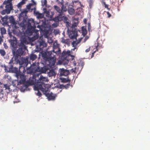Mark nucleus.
Returning <instances> with one entry per match:
<instances>
[{"label": "nucleus", "instance_id": "obj_1", "mask_svg": "<svg viewBox=\"0 0 150 150\" xmlns=\"http://www.w3.org/2000/svg\"><path fill=\"white\" fill-rule=\"evenodd\" d=\"M8 19L11 25L9 26L8 29L9 38L8 41L10 43V45L12 46L13 54L16 57L18 55L17 53L18 54L19 42H18L16 38L12 35V33L17 36H19V32L17 31L19 30V21H16L13 16H11L8 18V16H5L2 19L3 23L6 25H8Z\"/></svg>", "mask_w": 150, "mask_h": 150}, {"label": "nucleus", "instance_id": "obj_2", "mask_svg": "<svg viewBox=\"0 0 150 150\" xmlns=\"http://www.w3.org/2000/svg\"><path fill=\"white\" fill-rule=\"evenodd\" d=\"M54 49L50 51L43 52L41 53L42 57L45 61L46 66L42 68V72L44 73L47 72L49 77L54 76L56 73L54 69H50L54 66L56 62L55 56L60 53V50L58 46L54 44Z\"/></svg>", "mask_w": 150, "mask_h": 150}, {"label": "nucleus", "instance_id": "obj_3", "mask_svg": "<svg viewBox=\"0 0 150 150\" xmlns=\"http://www.w3.org/2000/svg\"><path fill=\"white\" fill-rule=\"evenodd\" d=\"M31 78H34L35 79V83L34 84L36 86L38 89L42 91L47 88L45 86L44 82L47 81V79L41 75L39 73H37L36 76L35 77L34 75Z\"/></svg>", "mask_w": 150, "mask_h": 150}, {"label": "nucleus", "instance_id": "obj_4", "mask_svg": "<svg viewBox=\"0 0 150 150\" xmlns=\"http://www.w3.org/2000/svg\"><path fill=\"white\" fill-rule=\"evenodd\" d=\"M26 78L20 79L19 80V85L22 84L20 86L19 89L21 91L24 92L25 91L29 90L28 88L29 86L33 85L35 83V79L34 78L30 77L28 80L26 81Z\"/></svg>", "mask_w": 150, "mask_h": 150}, {"label": "nucleus", "instance_id": "obj_5", "mask_svg": "<svg viewBox=\"0 0 150 150\" xmlns=\"http://www.w3.org/2000/svg\"><path fill=\"white\" fill-rule=\"evenodd\" d=\"M28 61L27 59L22 58L19 59V77L20 79L26 78L24 75L26 71L25 67L28 64Z\"/></svg>", "mask_w": 150, "mask_h": 150}, {"label": "nucleus", "instance_id": "obj_6", "mask_svg": "<svg viewBox=\"0 0 150 150\" xmlns=\"http://www.w3.org/2000/svg\"><path fill=\"white\" fill-rule=\"evenodd\" d=\"M11 47L12 50L13 57L11 59L8 63L9 64H10V67H9L6 66H4L5 71L6 72H11V71H12V67H13V65L12 64H18L19 63V54H18V53H17L18 55H16V56L14 55L13 52V47L11 45ZM18 51H19V50ZM18 52H19V51H18ZM18 53H19V52Z\"/></svg>", "mask_w": 150, "mask_h": 150}, {"label": "nucleus", "instance_id": "obj_7", "mask_svg": "<svg viewBox=\"0 0 150 150\" xmlns=\"http://www.w3.org/2000/svg\"><path fill=\"white\" fill-rule=\"evenodd\" d=\"M39 64V63H38L37 65H36V63L35 62L32 65L31 64L30 67L27 68V73L32 74V76L34 75L35 77L37 75H36L35 73L39 72L40 71Z\"/></svg>", "mask_w": 150, "mask_h": 150}, {"label": "nucleus", "instance_id": "obj_8", "mask_svg": "<svg viewBox=\"0 0 150 150\" xmlns=\"http://www.w3.org/2000/svg\"><path fill=\"white\" fill-rule=\"evenodd\" d=\"M35 28L34 25V21H28L27 32L28 33L29 35H32L33 33L35 32Z\"/></svg>", "mask_w": 150, "mask_h": 150}, {"label": "nucleus", "instance_id": "obj_9", "mask_svg": "<svg viewBox=\"0 0 150 150\" xmlns=\"http://www.w3.org/2000/svg\"><path fill=\"white\" fill-rule=\"evenodd\" d=\"M53 7L59 16H61L63 15H65L64 13L67 11L66 6H61V8L56 5L54 6Z\"/></svg>", "mask_w": 150, "mask_h": 150}, {"label": "nucleus", "instance_id": "obj_10", "mask_svg": "<svg viewBox=\"0 0 150 150\" xmlns=\"http://www.w3.org/2000/svg\"><path fill=\"white\" fill-rule=\"evenodd\" d=\"M49 89L48 88H45L44 89L41 91L45 96L50 100H54L56 96V95H53L52 93H49Z\"/></svg>", "mask_w": 150, "mask_h": 150}, {"label": "nucleus", "instance_id": "obj_11", "mask_svg": "<svg viewBox=\"0 0 150 150\" xmlns=\"http://www.w3.org/2000/svg\"><path fill=\"white\" fill-rule=\"evenodd\" d=\"M6 9L3 10L1 12V14L2 15H4L6 13L8 14L13 9V6H9L6 5L5 6Z\"/></svg>", "mask_w": 150, "mask_h": 150}, {"label": "nucleus", "instance_id": "obj_12", "mask_svg": "<svg viewBox=\"0 0 150 150\" xmlns=\"http://www.w3.org/2000/svg\"><path fill=\"white\" fill-rule=\"evenodd\" d=\"M59 73L60 76H67L69 74V72L68 70L64 69H59Z\"/></svg>", "mask_w": 150, "mask_h": 150}, {"label": "nucleus", "instance_id": "obj_13", "mask_svg": "<svg viewBox=\"0 0 150 150\" xmlns=\"http://www.w3.org/2000/svg\"><path fill=\"white\" fill-rule=\"evenodd\" d=\"M29 37L27 36H23L20 39L21 44L24 45V44H27L28 43L27 40L29 39Z\"/></svg>", "mask_w": 150, "mask_h": 150}, {"label": "nucleus", "instance_id": "obj_14", "mask_svg": "<svg viewBox=\"0 0 150 150\" xmlns=\"http://www.w3.org/2000/svg\"><path fill=\"white\" fill-rule=\"evenodd\" d=\"M11 72L14 73L16 74V76L17 78L18 79L19 78V71L18 70V68H13L12 67V71Z\"/></svg>", "mask_w": 150, "mask_h": 150}, {"label": "nucleus", "instance_id": "obj_15", "mask_svg": "<svg viewBox=\"0 0 150 150\" xmlns=\"http://www.w3.org/2000/svg\"><path fill=\"white\" fill-rule=\"evenodd\" d=\"M110 3L111 5L115 6H117L119 4V2L118 0H110Z\"/></svg>", "mask_w": 150, "mask_h": 150}, {"label": "nucleus", "instance_id": "obj_16", "mask_svg": "<svg viewBox=\"0 0 150 150\" xmlns=\"http://www.w3.org/2000/svg\"><path fill=\"white\" fill-rule=\"evenodd\" d=\"M28 11V9H27L26 8L24 9L23 11H21V12L19 14V18L21 17L24 16H24H26Z\"/></svg>", "mask_w": 150, "mask_h": 150}, {"label": "nucleus", "instance_id": "obj_17", "mask_svg": "<svg viewBox=\"0 0 150 150\" xmlns=\"http://www.w3.org/2000/svg\"><path fill=\"white\" fill-rule=\"evenodd\" d=\"M12 0H7L4 1L3 5H5L9 6H12L11 1Z\"/></svg>", "mask_w": 150, "mask_h": 150}, {"label": "nucleus", "instance_id": "obj_18", "mask_svg": "<svg viewBox=\"0 0 150 150\" xmlns=\"http://www.w3.org/2000/svg\"><path fill=\"white\" fill-rule=\"evenodd\" d=\"M68 11L70 15H73L74 13L75 10L72 8L69 7L68 8Z\"/></svg>", "mask_w": 150, "mask_h": 150}, {"label": "nucleus", "instance_id": "obj_19", "mask_svg": "<svg viewBox=\"0 0 150 150\" xmlns=\"http://www.w3.org/2000/svg\"><path fill=\"white\" fill-rule=\"evenodd\" d=\"M37 55L33 53H31L30 55V59L32 61L35 60L37 59Z\"/></svg>", "mask_w": 150, "mask_h": 150}, {"label": "nucleus", "instance_id": "obj_20", "mask_svg": "<svg viewBox=\"0 0 150 150\" xmlns=\"http://www.w3.org/2000/svg\"><path fill=\"white\" fill-rule=\"evenodd\" d=\"M81 32L83 36H85L87 33V30L85 26H83L81 27Z\"/></svg>", "mask_w": 150, "mask_h": 150}, {"label": "nucleus", "instance_id": "obj_21", "mask_svg": "<svg viewBox=\"0 0 150 150\" xmlns=\"http://www.w3.org/2000/svg\"><path fill=\"white\" fill-rule=\"evenodd\" d=\"M78 36L77 31H73L72 33L71 34V38L72 39H76Z\"/></svg>", "mask_w": 150, "mask_h": 150}, {"label": "nucleus", "instance_id": "obj_22", "mask_svg": "<svg viewBox=\"0 0 150 150\" xmlns=\"http://www.w3.org/2000/svg\"><path fill=\"white\" fill-rule=\"evenodd\" d=\"M69 39H65L64 38H62L61 39V42L62 43H64L65 44H67L69 42Z\"/></svg>", "mask_w": 150, "mask_h": 150}, {"label": "nucleus", "instance_id": "obj_23", "mask_svg": "<svg viewBox=\"0 0 150 150\" xmlns=\"http://www.w3.org/2000/svg\"><path fill=\"white\" fill-rule=\"evenodd\" d=\"M61 80L62 82L64 83L69 82V83L71 81V80L68 79V77L67 78H61Z\"/></svg>", "mask_w": 150, "mask_h": 150}, {"label": "nucleus", "instance_id": "obj_24", "mask_svg": "<svg viewBox=\"0 0 150 150\" xmlns=\"http://www.w3.org/2000/svg\"><path fill=\"white\" fill-rule=\"evenodd\" d=\"M61 21H63L67 23H69L68 21V18L66 17L65 16H63L61 18Z\"/></svg>", "mask_w": 150, "mask_h": 150}, {"label": "nucleus", "instance_id": "obj_25", "mask_svg": "<svg viewBox=\"0 0 150 150\" xmlns=\"http://www.w3.org/2000/svg\"><path fill=\"white\" fill-rule=\"evenodd\" d=\"M1 33V35H3L6 33V30L5 28L4 27L1 28H0Z\"/></svg>", "mask_w": 150, "mask_h": 150}, {"label": "nucleus", "instance_id": "obj_26", "mask_svg": "<svg viewBox=\"0 0 150 150\" xmlns=\"http://www.w3.org/2000/svg\"><path fill=\"white\" fill-rule=\"evenodd\" d=\"M101 3L104 6L105 8H107L108 10H110V8L108 7L109 5L106 4L105 1H102Z\"/></svg>", "mask_w": 150, "mask_h": 150}, {"label": "nucleus", "instance_id": "obj_27", "mask_svg": "<svg viewBox=\"0 0 150 150\" xmlns=\"http://www.w3.org/2000/svg\"><path fill=\"white\" fill-rule=\"evenodd\" d=\"M65 55L66 56H70L72 57H74V56L71 54L70 52V51H67L65 53Z\"/></svg>", "mask_w": 150, "mask_h": 150}, {"label": "nucleus", "instance_id": "obj_28", "mask_svg": "<svg viewBox=\"0 0 150 150\" xmlns=\"http://www.w3.org/2000/svg\"><path fill=\"white\" fill-rule=\"evenodd\" d=\"M0 54L1 56L4 57L6 54V52L4 49H0Z\"/></svg>", "mask_w": 150, "mask_h": 150}, {"label": "nucleus", "instance_id": "obj_29", "mask_svg": "<svg viewBox=\"0 0 150 150\" xmlns=\"http://www.w3.org/2000/svg\"><path fill=\"white\" fill-rule=\"evenodd\" d=\"M12 84L13 86L16 87L18 85L19 81L18 80H14L12 82Z\"/></svg>", "mask_w": 150, "mask_h": 150}, {"label": "nucleus", "instance_id": "obj_30", "mask_svg": "<svg viewBox=\"0 0 150 150\" xmlns=\"http://www.w3.org/2000/svg\"><path fill=\"white\" fill-rule=\"evenodd\" d=\"M28 0H22L21 1L19 2V7H21L22 6L25 4Z\"/></svg>", "mask_w": 150, "mask_h": 150}, {"label": "nucleus", "instance_id": "obj_31", "mask_svg": "<svg viewBox=\"0 0 150 150\" xmlns=\"http://www.w3.org/2000/svg\"><path fill=\"white\" fill-rule=\"evenodd\" d=\"M37 16V17L39 18H42L44 17V15L43 14L40 13L38 12H37L36 13Z\"/></svg>", "mask_w": 150, "mask_h": 150}, {"label": "nucleus", "instance_id": "obj_32", "mask_svg": "<svg viewBox=\"0 0 150 150\" xmlns=\"http://www.w3.org/2000/svg\"><path fill=\"white\" fill-rule=\"evenodd\" d=\"M61 16H59L57 17H55L53 19V20L56 22H59V21H61Z\"/></svg>", "mask_w": 150, "mask_h": 150}, {"label": "nucleus", "instance_id": "obj_33", "mask_svg": "<svg viewBox=\"0 0 150 150\" xmlns=\"http://www.w3.org/2000/svg\"><path fill=\"white\" fill-rule=\"evenodd\" d=\"M4 87L5 88V89L6 90H8V91H6V92H7V93H8L10 92V91H10V86H8L7 84H6L4 85Z\"/></svg>", "mask_w": 150, "mask_h": 150}, {"label": "nucleus", "instance_id": "obj_34", "mask_svg": "<svg viewBox=\"0 0 150 150\" xmlns=\"http://www.w3.org/2000/svg\"><path fill=\"white\" fill-rule=\"evenodd\" d=\"M70 86V84L69 83L65 85H62V87L64 88L65 89H67L68 88H69Z\"/></svg>", "mask_w": 150, "mask_h": 150}, {"label": "nucleus", "instance_id": "obj_35", "mask_svg": "<svg viewBox=\"0 0 150 150\" xmlns=\"http://www.w3.org/2000/svg\"><path fill=\"white\" fill-rule=\"evenodd\" d=\"M42 4V6H47V0H44V1H41Z\"/></svg>", "mask_w": 150, "mask_h": 150}, {"label": "nucleus", "instance_id": "obj_36", "mask_svg": "<svg viewBox=\"0 0 150 150\" xmlns=\"http://www.w3.org/2000/svg\"><path fill=\"white\" fill-rule=\"evenodd\" d=\"M35 88H37V90H38V92L37 93L36 95L37 96H38L39 97H40L42 96V94L40 92L39 90H41L39 89H38L37 87L36 86H35Z\"/></svg>", "mask_w": 150, "mask_h": 150}, {"label": "nucleus", "instance_id": "obj_37", "mask_svg": "<svg viewBox=\"0 0 150 150\" xmlns=\"http://www.w3.org/2000/svg\"><path fill=\"white\" fill-rule=\"evenodd\" d=\"M38 36L37 35L34 36L30 39V40L32 41H34L35 40L37 39L38 38Z\"/></svg>", "mask_w": 150, "mask_h": 150}, {"label": "nucleus", "instance_id": "obj_38", "mask_svg": "<svg viewBox=\"0 0 150 150\" xmlns=\"http://www.w3.org/2000/svg\"><path fill=\"white\" fill-rule=\"evenodd\" d=\"M56 1L57 3V4L58 5H61L62 6H64V4H63V2H60V1L59 0H56Z\"/></svg>", "mask_w": 150, "mask_h": 150}, {"label": "nucleus", "instance_id": "obj_39", "mask_svg": "<svg viewBox=\"0 0 150 150\" xmlns=\"http://www.w3.org/2000/svg\"><path fill=\"white\" fill-rule=\"evenodd\" d=\"M32 5V4H30L26 6V9H27L28 10V11H29V10L31 8V6Z\"/></svg>", "mask_w": 150, "mask_h": 150}, {"label": "nucleus", "instance_id": "obj_40", "mask_svg": "<svg viewBox=\"0 0 150 150\" xmlns=\"http://www.w3.org/2000/svg\"><path fill=\"white\" fill-rule=\"evenodd\" d=\"M4 38L3 35H0V45L1 44V42H3V38Z\"/></svg>", "mask_w": 150, "mask_h": 150}, {"label": "nucleus", "instance_id": "obj_41", "mask_svg": "<svg viewBox=\"0 0 150 150\" xmlns=\"http://www.w3.org/2000/svg\"><path fill=\"white\" fill-rule=\"evenodd\" d=\"M24 51L19 48V56H20V54L21 55H24Z\"/></svg>", "mask_w": 150, "mask_h": 150}, {"label": "nucleus", "instance_id": "obj_42", "mask_svg": "<svg viewBox=\"0 0 150 150\" xmlns=\"http://www.w3.org/2000/svg\"><path fill=\"white\" fill-rule=\"evenodd\" d=\"M45 10H46L44 11V13L46 14V16H49L50 14V12L47 11L46 9Z\"/></svg>", "mask_w": 150, "mask_h": 150}, {"label": "nucleus", "instance_id": "obj_43", "mask_svg": "<svg viewBox=\"0 0 150 150\" xmlns=\"http://www.w3.org/2000/svg\"><path fill=\"white\" fill-rule=\"evenodd\" d=\"M88 29L89 31H90L91 30V25L89 23L88 24Z\"/></svg>", "mask_w": 150, "mask_h": 150}, {"label": "nucleus", "instance_id": "obj_44", "mask_svg": "<svg viewBox=\"0 0 150 150\" xmlns=\"http://www.w3.org/2000/svg\"><path fill=\"white\" fill-rule=\"evenodd\" d=\"M4 47L5 49H7L8 48V47L6 43H4L3 44Z\"/></svg>", "mask_w": 150, "mask_h": 150}, {"label": "nucleus", "instance_id": "obj_45", "mask_svg": "<svg viewBox=\"0 0 150 150\" xmlns=\"http://www.w3.org/2000/svg\"><path fill=\"white\" fill-rule=\"evenodd\" d=\"M107 15H108V18H110L111 16V14L108 11L106 12Z\"/></svg>", "mask_w": 150, "mask_h": 150}, {"label": "nucleus", "instance_id": "obj_46", "mask_svg": "<svg viewBox=\"0 0 150 150\" xmlns=\"http://www.w3.org/2000/svg\"><path fill=\"white\" fill-rule=\"evenodd\" d=\"M89 3L90 6H91L93 4V0H89Z\"/></svg>", "mask_w": 150, "mask_h": 150}, {"label": "nucleus", "instance_id": "obj_47", "mask_svg": "<svg viewBox=\"0 0 150 150\" xmlns=\"http://www.w3.org/2000/svg\"><path fill=\"white\" fill-rule=\"evenodd\" d=\"M44 45H46V44L44 42H43V41L41 42L40 43V46L42 45H43V46H44Z\"/></svg>", "mask_w": 150, "mask_h": 150}, {"label": "nucleus", "instance_id": "obj_48", "mask_svg": "<svg viewBox=\"0 0 150 150\" xmlns=\"http://www.w3.org/2000/svg\"><path fill=\"white\" fill-rule=\"evenodd\" d=\"M90 47L86 50L85 52H88L90 51Z\"/></svg>", "mask_w": 150, "mask_h": 150}, {"label": "nucleus", "instance_id": "obj_49", "mask_svg": "<svg viewBox=\"0 0 150 150\" xmlns=\"http://www.w3.org/2000/svg\"><path fill=\"white\" fill-rule=\"evenodd\" d=\"M72 28H75L76 27V23H75L74 24H72Z\"/></svg>", "mask_w": 150, "mask_h": 150}, {"label": "nucleus", "instance_id": "obj_50", "mask_svg": "<svg viewBox=\"0 0 150 150\" xmlns=\"http://www.w3.org/2000/svg\"><path fill=\"white\" fill-rule=\"evenodd\" d=\"M88 39V36H86L85 38L84 39V42H85Z\"/></svg>", "mask_w": 150, "mask_h": 150}, {"label": "nucleus", "instance_id": "obj_51", "mask_svg": "<svg viewBox=\"0 0 150 150\" xmlns=\"http://www.w3.org/2000/svg\"><path fill=\"white\" fill-rule=\"evenodd\" d=\"M84 23L86 24L87 23V20L86 19H84L83 20Z\"/></svg>", "mask_w": 150, "mask_h": 150}, {"label": "nucleus", "instance_id": "obj_52", "mask_svg": "<svg viewBox=\"0 0 150 150\" xmlns=\"http://www.w3.org/2000/svg\"><path fill=\"white\" fill-rule=\"evenodd\" d=\"M18 102H19V100H17V101H13V103L14 104L15 103H17Z\"/></svg>", "mask_w": 150, "mask_h": 150}, {"label": "nucleus", "instance_id": "obj_53", "mask_svg": "<svg viewBox=\"0 0 150 150\" xmlns=\"http://www.w3.org/2000/svg\"><path fill=\"white\" fill-rule=\"evenodd\" d=\"M75 44V41H73L72 43V44L73 45V47H75L74 45Z\"/></svg>", "mask_w": 150, "mask_h": 150}, {"label": "nucleus", "instance_id": "obj_54", "mask_svg": "<svg viewBox=\"0 0 150 150\" xmlns=\"http://www.w3.org/2000/svg\"><path fill=\"white\" fill-rule=\"evenodd\" d=\"M84 64V62H82L81 63V64L82 66H83Z\"/></svg>", "mask_w": 150, "mask_h": 150}, {"label": "nucleus", "instance_id": "obj_55", "mask_svg": "<svg viewBox=\"0 0 150 150\" xmlns=\"http://www.w3.org/2000/svg\"><path fill=\"white\" fill-rule=\"evenodd\" d=\"M4 66H6V65L5 64H4V65H2V64H1V65H0V67L2 68V67H4Z\"/></svg>", "mask_w": 150, "mask_h": 150}, {"label": "nucleus", "instance_id": "obj_56", "mask_svg": "<svg viewBox=\"0 0 150 150\" xmlns=\"http://www.w3.org/2000/svg\"><path fill=\"white\" fill-rule=\"evenodd\" d=\"M95 51H94V52H93L92 53V57L94 55V54L95 52Z\"/></svg>", "mask_w": 150, "mask_h": 150}, {"label": "nucleus", "instance_id": "obj_57", "mask_svg": "<svg viewBox=\"0 0 150 150\" xmlns=\"http://www.w3.org/2000/svg\"><path fill=\"white\" fill-rule=\"evenodd\" d=\"M83 38H80V39L79 40V42H80L81 41V40Z\"/></svg>", "mask_w": 150, "mask_h": 150}, {"label": "nucleus", "instance_id": "obj_58", "mask_svg": "<svg viewBox=\"0 0 150 150\" xmlns=\"http://www.w3.org/2000/svg\"><path fill=\"white\" fill-rule=\"evenodd\" d=\"M3 6L2 5L0 6V8H3Z\"/></svg>", "mask_w": 150, "mask_h": 150}, {"label": "nucleus", "instance_id": "obj_59", "mask_svg": "<svg viewBox=\"0 0 150 150\" xmlns=\"http://www.w3.org/2000/svg\"><path fill=\"white\" fill-rule=\"evenodd\" d=\"M72 72H75V70H74V69H72Z\"/></svg>", "mask_w": 150, "mask_h": 150}, {"label": "nucleus", "instance_id": "obj_60", "mask_svg": "<svg viewBox=\"0 0 150 150\" xmlns=\"http://www.w3.org/2000/svg\"><path fill=\"white\" fill-rule=\"evenodd\" d=\"M17 6L18 7V8H19V3L17 4Z\"/></svg>", "mask_w": 150, "mask_h": 150}, {"label": "nucleus", "instance_id": "obj_61", "mask_svg": "<svg viewBox=\"0 0 150 150\" xmlns=\"http://www.w3.org/2000/svg\"><path fill=\"white\" fill-rule=\"evenodd\" d=\"M76 48L74 47V48L72 49V50H74Z\"/></svg>", "mask_w": 150, "mask_h": 150}, {"label": "nucleus", "instance_id": "obj_62", "mask_svg": "<svg viewBox=\"0 0 150 150\" xmlns=\"http://www.w3.org/2000/svg\"><path fill=\"white\" fill-rule=\"evenodd\" d=\"M60 2H63V3H64V1L63 0H62L61 1H60Z\"/></svg>", "mask_w": 150, "mask_h": 150}, {"label": "nucleus", "instance_id": "obj_63", "mask_svg": "<svg viewBox=\"0 0 150 150\" xmlns=\"http://www.w3.org/2000/svg\"><path fill=\"white\" fill-rule=\"evenodd\" d=\"M74 2H75V3H76L77 2V1H74Z\"/></svg>", "mask_w": 150, "mask_h": 150}, {"label": "nucleus", "instance_id": "obj_64", "mask_svg": "<svg viewBox=\"0 0 150 150\" xmlns=\"http://www.w3.org/2000/svg\"><path fill=\"white\" fill-rule=\"evenodd\" d=\"M38 28H40V26L39 25H38L37 27Z\"/></svg>", "mask_w": 150, "mask_h": 150}]
</instances>
